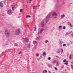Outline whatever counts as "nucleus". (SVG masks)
Listing matches in <instances>:
<instances>
[{"instance_id":"17","label":"nucleus","mask_w":73,"mask_h":73,"mask_svg":"<svg viewBox=\"0 0 73 73\" xmlns=\"http://www.w3.org/2000/svg\"><path fill=\"white\" fill-rule=\"evenodd\" d=\"M36 7V5L33 6V9H34L35 8V7Z\"/></svg>"},{"instance_id":"23","label":"nucleus","mask_w":73,"mask_h":73,"mask_svg":"<svg viewBox=\"0 0 73 73\" xmlns=\"http://www.w3.org/2000/svg\"><path fill=\"white\" fill-rule=\"evenodd\" d=\"M45 42H48V40H46Z\"/></svg>"},{"instance_id":"38","label":"nucleus","mask_w":73,"mask_h":73,"mask_svg":"<svg viewBox=\"0 0 73 73\" xmlns=\"http://www.w3.org/2000/svg\"><path fill=\"white\" fill-rule=\"evenodd\" d=\"M70 26H71V27H72V25H71V24H70Z\"/></svg>"},{"instance_id":"19","label":"nucleus","mask_w":73,"mask_h":73,"mask_svg":"<svg viewBox=\"0 0 73 73\" xmlns=\"http://www.w3.org/2000/svg\"><path fill=\"white\" fill-rule=\"evenodd\" d=\"M64 16V15L63 14L62 15H61V17H63Z\"/></svg>"},{"instance_id":"24","label":"nucleus","mask_w":73,"mask_h":73,"mask_svg":"<svg viewBox=\"0 0 73 73\" xmlns=\"http://www.w3.org/2000/svg\"><path fill=\"white\" fill-rule=\"evenodd\" d=\"M34 43H35V44H36V43H37V42L35 41H34Z\"/></svg>"},{"instance_id":"27","label":"nucleus","mask_w":73,"mask_h":73,"mask_svg":"<svg viewBox=\"0 0 73 73\" xmlns=\"http://www.w3.org/2000/svg\"><path fill=\"white\" fill-rule=\"evenodd\" d=\"M71 57H72V56L70 55L69 57V58H71Z\"/></svg>"},{"instance_id":"20","label":"nucleus","mask_w":73,"mask_h":73,"mask_svg":"<svg viewBox=\"0 0 73 73\" xmlns=\"http://www.w3.org/2000/svg\"><path fill=\"white\" fill-rule=\"evenodd\" d=\"M26 16L27 17H31V16H29V15H27Z\"/></svg>"},{"instance_id":"42","label":"nucleus","mask_w":73,"mask_h":73,"mask_svg":"<svg viewBox=\"0 0 73 73\" xmlns=\"http://www.w3.org/2000/svg\"><path fill=\"white\" fill-rule=\"evenodd\" d=\"M53 73H55L54 72Z\"/></svg>"},{"instance_id":"1","label":"nucleus","mask_w":73,"mask_h":73,"mask_svg":"<svg viewBox=\"0 0 73 73\" xmlns=\"http://www.w3.org/2000/svg\"><path fill=\"white\" fill-rule=\"evenodd\" d=\"M5 34L7 37H9V33L8 31V30H5Z\"/></svg>"},{"instance_id":"33","label":"nucleus","mask_w":73,"mask_h":73,"mask_svg":"<svg viewBox=\"0 0 73 73\" xmlns=\"http://www.w3.org/2000/svg\"><path fill=\"white\" fill-rule=\"evenodd\" d=\"M21 53V51H20V52L19 53V54H20Z\"/></svg>"},{"instance_id":"21","label":"nucleus","mask_w":73,"mask_h":73,"mask_svg":"<svg viewBox=\"0 0 73 73\" xmlns=\"http://www.w3.org/2000/svg\"><path fill=\"white\" fill-rule=\"evenodd\" d=\"M56 65L57 66H58V62L57 63Z\"/></svg>"},{"instance_id":"16","label":"nucleus","mask_w":73,"mask_h":73,"mask_svg":"<svg viewBox=\"0 0 73 73\" xmlns=\"http://www.w3.org/2000/svg\"><path fill=\"white\" fill-rule=\"evenodd\" d=\"M62 28V26H60L59 27V29H61Z\"/></svg>"},{"instance_id":"36","label":"nucleus","mask_w":73,"mask_h":73,"mask_svg":"<svg viewBox=\"0 0 73 73\" xmlns=\"http://www.w3.org/2000/svg\"><path fill=\"white\" fill-rule=\"evenodd\" d=\"M45 73H47V71L46 70H45Z\"/></svg>"},{"instance_id":"31","label":"nucleus","mask_w":73,"mask_h":73,"mask_svg":"<svg viewBox=\"0 0 73 73\" xmlns=\"http://www.w3.org/2000/svg\"><path fill=\"white\" fill-rule=\"evenodd\" d=\"M50 14H49L47 16H50Z\"/></svg>"},{"instance_id":"8","label":"nucleus","mask_w":73,"mask_h":73,"mask_svg":"<svg viewBox=\"0 0 73 73\" xmlns=\"http://www.w3.org/2000/svg\"><path fill=\"white\" fill-rule=\"evenodd\" d=\"M25 42H28V41H29V39L28 38H25Z\"/></svg>"},{"instance_id":"28","label":"nucleus","mask_w":73,"mask_h":73,"mask_svg":"<svg viewBox=\"0 0 73 73\" xmlns=\"http://www.w3.org/2000/svg\"><path fill=\"white\" fill-rule=\"evenodd\" d=\"M55 69H56V70H58V69L56 67H55Z\"/></svg>"},{"instance_id":"13","label":"nucleus","mask_w":73,"mask_h":73,"mask_svg":"<svg viewBox=\"0 0 73 73\" xmlns=\"http://www.w3.org/2000/svg\"><path fill=\"white\" fill-rule=\"evenodd\" d=\"M6 0H4V1H3V3H4L5 4V5H6V4L5 3V2H6Z\"/></svg>"},{"instance_id":"34","label":"nucleus","mask_w":73,"mask_h":73,"mask_svg":"<svg viewBox=\"0 0 73 73\" xmlns=\"http://www.w3.org/2000/svg\"><path fill=\"white\" fill-rule=\"evenodd\" d=\"M71 66H72V69H73V66L72 65H71Z\"/></svg>"},{"instance_id":"41","label":"nucleus","mask_w":73,"mask_h":73,"mask_svg":"<svg viewBox=\"0 0 73 73\" xmlns=\"http://www.w3.org/2000/svg\"><path fill=\"white\" fill-rule=\"evenodd\" d=\"M23 40H24V38H23Z\"/></svg>"},{"instance_id":"5","label":"nucleus","mask_w":73,"mask_h":73,"mask_svg":"<svg viewBox=\"0 0 73 73\" xmlns=\"http://www.w3.org/2000/svg\"><path fill=\"white\" fill-rule=\"evenodd\" d=\"M3 2H0V8H3Z\"/></svg>"},{"instance_id":"37","label":"nucleus","mask_w":73,"mask_h":73,"mask_svg":"<svg viewBox=\"0 0 73 73\" xmlns=\"http://www.w3.org/2000/svg\"><path fill=\"white\" fill-rule=\"evenodd\" d=\"M62 50V52H63V50H62V49H61Z\"/></svg>"},{"instance_id":"22","label":"nucleus","mask_w":73,"mask_h":73,"mask_svg":"<svg viewBox=\"0 0 73 73\" xmlns=\"http://www.w3.org/2000/svg\"><path fill=\"white\" fill-rule=\"evenodd\" d=\"M48 60H50L51 58H50V57H49L48 58Z\"/></svg>"},{"instance_id":"18","label":"nucleus","mask_w":73,"mask_h":73,"mask_svg":"<svg viewBox=\"0 0 73 73\" xmlns=\"http://www.w3.org/2000/svg\"><path fill=\"white\" fill-rule=\"evenodd\" d=\"M22 11H23V9H20V12H22Z\"/></svg>"},{"instance_id":"3","label":"nucleus","mask_w":73,"mask_h":73,"mask_svg":"<svg viewBox=\"0 0 73 73\" xmlns=\"http://www.w3.org/2000/svg\"><path fill=\"white\" fill-rule=\"evenodd\" d=\"M41 24L42 27L44 28V26H45V24L44 23V22L43 21H41Z\"/></svg>"},{"instance_id":"9","label":"nucleus","mask_w":73,"mask_h":73,"mask_svg":"<svg viewBox=\"0 0 73 73\" xmlns=\"http://www.w3.org/2000/svg\"><path fill=\"white\" fill-rule=\"evenodd\" d=\"M31 1H32V0H28L27 1V3L29 4H31Z\"/></svg>"},{"instance_id":"32","label":"nucleus","mask_w":73,"mask_h":73,"mask_svg":"<svg viewBox=\"0 0 73 73\" xmlns=\"http://www.w3.org/2000/svg\"><path fill=\"white\" fill-rule=\"evenodd\" d=\"M65 45H66V44H64L63 45V46H65Z\"/></svg>"},{"instance_id":"6","label":"nucleus","mask_w":73,"mask_h":73,"mask_svg":"<svg viewBox=\"0 0 73 73\" xmlns=\"http://www.w3.org/2000/svg\"><path fill=\"white\" fill-rule=\"evenodd\" d=\"M19 33H20V31H19V30H18L15 32L16 35H19Z\"/></svg>"},{"instance_id":"35","label":"nucleus","mask_w":73,"mask_h":73,"mask_svg":"<svg viewBox=\"0 0 73 73\" xmlns=\"http://www.w3.org/2000/svg\"><path fill=\"white\" fill-rule=\"evenodd\" d=\"M38 55H39V54H36V56H38Z\"/></svg>"},{"instance_id":"29","label":"nucleus","mask_w":73,"mask_h":73,"mask_svg":"<svg viewBox=\"0 0 73 73\" xmlns=\"http://www.w3.org/2000/svg\"><path fill=\"white\" fill-rule=\"evenodd\" d=\"M13 8H14V7H12V9L13 11H14V9H13Z\"/></svg>"},{"instance_id":"25","label":"nucleus","mask_w":73,"mask_h":73,"mask_svg":"<svg viewBox=\"0 0 73 73\" xmlns=\"http://www.w3.org/2000/svg\"><path fill=\"white\" fill-rule=\"evenodd\" d=\"M63 29H65V26H64L63 27Z\"/></svg>"},{"instance_id":"10","label":"nucleus","mask_w":73,"mask_h":73,"mask_svg":"<svg viewBox=\"0 0 73 73\" xmlns=\"http://www.w3.org/2000/svg\"><path fill=\"white\" fill-rule=\"evenodd\" d=\"M44 31V29H43V28L41 29L40 30V33H42V32H43V31Z\"/></svg>"},{"instance_id":"2","label":"nucleus","mask_w":73,"mask_h":73,"mask_svg":"<svg viewBox=\"0 0 73 73\" xmlns=\"http://www.w3.org/2000/svg\"><path fill=\"white\" fill-rule=\"evenodd\" d=\"M52 16H55L54 19H56V18H57V14L56 13L54 12L52 13Z\"/></svg>"},{"instance_id":"30","label":"nucleus","mask_w":73,"mask_h":73,"mask_svg":"<svg viewBox=\"0 0 73 73\" xmlns=\"http://www.w3.org/2000/svg\"><path fill=\"white\" fill-rule=\"evenodd\" d=\"M15 45L16 46H17L18 44H16V43H15Z\"/></svg>"},{"instance_id":"12","label":"nucleus","mask_w":73,"mask_h":73,"mask_svg":"<svg viewBox=\"0 0 73 73\" xmlns=\"http://www.w3.org/2000/svg\"><path fill=\"white\" fill-rule=\"evenodd\" d=\"M56 62H57V60H55L53 61L52 63H53V64H54V63H56Z\"/></svg>"},{"instance_id":"11","label":"nucleus","mask_w":73,"mask_h":73,"mask_svg":"<svg viewBox=\"0 0 73 73\" xmlns=\"http://www.w3.org/2000/svg\"><path fill=\"white\" fill-rule=\"evenodd\" d=\"M46 55V52H44L43 54H42L43 56H45V55Z\"/></svg>"},{"instance_id":"40","label":"nucleus","mask_w":73,"mask_h":73,"mask_svg":"<svg viewBox=\"0 0 73 73\" xmlns=\"http://www.w3.org/2000/svg\"><path fill=\"white\" fill-rule=\"evenodd\" d=\"M49 73H51V72H49Z\"/></svg>"},{"instance_id":"7","label":"nucleus","mask_w":73,"mask_h":73,"mask_svg":"<svg viewBox=\"0 0 73 73\" xmlns=\"http://www.w3.org/2000/svg\"><path fill=\"white\" fill-rule=\"evenodd\" d=\"M25 45L27 46V48H30L31 47L30 44H25Z\"/></svg>"},{"instance_id":"14","label":"nucleus","mask_w":73,"mask_h":73,"mask_svg":"<svg viewBox=\"0 0 73 73\" xmlns=\"http://www.w3.org/2000/svg\"><path fill=\"white\" fill-rule=\"evenodd\" d=\"M68 61H67L66 62L64 63V64L65 65H68Z\"/></svg>"},{"instance_id":"15","label":"nucleus","mask_w":73,"mask_h":73,"mask_svg":"<svg viewBox=\"0 0 73 73\" xmlns=\"http://www.w3.org/2000/svg\"><path fill=\"white\" fill-rule=\"evenodd\" d=\"M34 29H35V31H36V27H34Z\"/></svg>"},{"instance_id":"4","label":"nucleus","mask_w":73,"mask_h":73,"mask_svg":"<svg viewBox=\"0 0 73 73\" xmlns=\"http://www.w3.org/2000/svg\"><path fill=\"white\" fill-rule=\"evenodd\" d=\"M7 13H8L9 15H11V14L12 13V11L11 10H10L7 12Z\"/></svg>"},{"instance_id":"39","label":"nucleus","mask_w":73,"mask_h":73,"mask_svg":"<svg viewBox=\"0 0 73 73\" xmlns=\"http://www.w3.org/2000/svg\"><path fill=\"white\" fill-rule=\"evenodd\" d=\"M40 5H38V7H40Z\"/></svg>"},{"instance_id":"26","label":"nucleus","mask_w":73,"mask_h":73,"mask_svg":"<svg viewBox=\"0 0 73 73\" xmlns=\"http://www.w3.org/2000/svg\"><path fill=\"white\" fill-rule=\"evenodd\" d=\"M66 61V60H64V61H63V62H65Z\"/></svg>"}]
</instances>
